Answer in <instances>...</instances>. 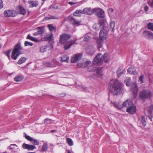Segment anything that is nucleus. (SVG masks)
I'll use <instances>...</instances> for the list:
<instances>
[{"label":"nucleus","instance_id":"2eb2a0df","mask_svg":"<svg viewBox=\"0 0 153 153\" xmlns=\"http://www.w3.org/2000/svg\"><path fill=\"white\" fill-rule=\"evenodd\" d=\"M22 147L24 149H27L29 150H33L36 148V147L34 145H29L24 143L23 144Z\"/></svg>","mask_w":153,"mask_h":153},{"label":"nucleus","instance_id":"dca6fc26","mask_svg":"<svg viewBox=\"0 0 153 153\" xmlns=\"http://www.w3.org/2000/svg\"><path fill=\"white\" fill-rule=\"evenodd\" d=\"M16 10L17 11V14L18 13L19 14L25 15L26 13V10L23 7L20 5L17 7Z\"/></svg>","mask_w":153,"mask_h":153},{"label":"nucleus","instance_id":"0e129e2a","mask_svg":"<svg viewBox=\"0 0 153 153\" xmlns=\"http://www.w3.org/2000/svg\"><path fill=\"white\" fill-rule=\"evenodd\" d=\"M55 18H53V17H48V19H53Z\"/></svg>","mask_w":153,"mask_h":153},{"label":"nucleus","instance_id":"c756f323","mask_svg":"<svg viewBox=\"0 0 153 153\" xmlns=\"http://www.w3.org/2000/svg\"><path fill=\"white\" fill-rule=\"evenodd\" d=\"M26 58L25 57H21L17 62V63L19 65L23 63L26 61Z\"/></svg>","mask_w":153,"mask_h":153},{"label":"nucleus","instance_id":"6e6d98bb","mask_svg":"<svg viewBox=\"0 0 153 153\" xmlns=\"http://www.w3.org/2000/svg\"><path fill=\"white\" fill-rule=\"evenodd\" d=\"M51 8L53 9H57L58 8V7L56 6H51L50 7Z\"/></svg>","mask_w":153,"mask_h":153},{"label":"nucleus","instance_id":"f704fd0d","mask_svg":"<svg viewBox=\"0 0 153 153\" xmlns=\"http://www.w3.org/2000/svg\"><path fill=\"white\" fill-rule=\"evenodd\" d=\"M47 48V46L45 45H42L40 48V51L41 52L44 53L46 51V49Z\"/></svg>","mask_w":153,"mask_h":153},{"label":"nucleus","instance_id":"5701e85b","mask_svg":"<svg viewBox=\"0 0 153 153\" xmlns=\"http://www.w3.org/2000/svg\"><path fill=\"white\" fill-rule=\"evenodd\" d=\"M47 27L48 28L50 31L51 32H55L56 31V27L53 26L51 24L48 25L47 26Z\"/></svg>","mask_w":153,"mask_h":153},{"label":"nucleus","instance_id":"6ab92c4d","mask_svg":"<svg viewBox=\"0 0 153 153\" xmlns=\"http://www.w3.org/2000/svg\"><path fill=\"white\" fill-rule=\"evenodd\" d=\"M128 72L130 74L132 75L136 74L137 73L134 67H131L127 70Z\"/></svg>","mask_w":153,"mask_h":153},{"label":"nucleus","instance_id":"4c0bfd02","mask_svg":"<svg viewBox=\"0 0 153 153\" xmlns=\"http://www.w3.org/2000/svg\"><path fill=\"white\" fill-rule=\"evenodd\" d=\"M141 117L142 119L141 121V122L142 123L143 126H145L146 125L145 118V117L143 116H142Z\"/></svg>","mask_w":153,"mask_h":153},{"label":"nucleus","instance_id":"473e14b6","mask_svg":"<svg viewBox=\"0 0 153 153\" xmlns=\"http://www.w3.org/2000/svg\"><path fill=\"white\" fill-rule=\"evenodd\" d=\"M96 68H95L93 65H91L89 67L88 69V70L89 72H93L94 71Z\"/></svg>","mask_w":153,"mask_h":153},{"label":"nucleus","instance_id":"f3484780","mask_svg":"<svg viewBox=\"0 0 153 153\" xmlns=\"http://www.w3.org/2000/svg\"><path fill=\"white\" fill-rule=\"evenodd\" d=\"M53 63H55V64H52L49 62H48L46 63V66L48 67H56V66L58 65L59 64V62L56 61V59H53Z\"/></svg>","mask_w":153,"mask_h":153},{"label":"nucleus","instance_id":"72a5a7b5","mask_svg":"<svg viewBox=\"0 0 153 153\" xmlns=\"http://www.w3.org/2000/svg\"><path fill=\"white\" fill-rule=\"evenodd\" d=\"M91 63V61H87L85 62H83L82 63V67H85L87 66L88 65L90 64Z\"/></svg>","mask_w":153,"mask_h":153},{"label":"nucleus","instance_id":"9b49d317","mask_svg":"<svg viewBox=\"0 0 153 153\" xmlns=\"http://www.w3.org/2000/svg\"><path fill=\"white\" fill-rule=\"evenodd\" d=\"M82 55L80 53H77L74 55L71 59V62H76L82 58Z\"/></svg>","mask_w":153,"mask_h":153},{"label":"nucleus","instance_id":"2f4dec72","mask_svg":"<svg viewBox=\"0 0 153 153\" xmlns=\"http://www.w3.org/2000/svg\"><path fill=\"white\" fill-rule=\"evenodd\" d=\"M147 27L149 30L153 31V23L149 22L147 25Z\"/></svg>","mask_w":153,"mask_h":153},{"label":"nucleus","instance_id":"aec40b11","mask_svg":"<svg viewBox=\"0 0 153 153\" xmlns=\"http://www.w3.org/2000/svg\"><path fill=\"white\" fill-rule=\"evenodd\" d=\"M28 3L30 5L29 7H36L38 5V3L37 1H28Z\"/></svg>","mask_w":153,"mask_h":153},{"label":"nucleus","instance_id":"58836bf2","mask_svg":"<svg viewBox=\"0 0 153 153\" xmlns=\"http://www.w3.org/2000/svg\"><path fill=\"white\" fill-rule=\"evenodd\" d=\"M130 79L129 78L127 77L124 81V82L126 83V86H128L130 84Z\"/></svg>","mask_w":153,"mask_h":153},{"label":"nucleus","instance_id":"e433bc0d","mask_svg":"<svg viewBox=\"0 0 153 153\" xmlns=\"http://www.w3.org/2000/svg\"><path fill=\"white\" fill-rule=\"evenodd\" d=\"M48 149L47 144L44 143L42 146V151L43 152L46 151Z\"/></svg>","mask_w":153,"mask_h":153},{"label":"nucleus","instance_id":"ea45409f","mask_svg":"<svg viewBox=\"0 0 153 153\" xmlns=\"http://www.w3.org/2000/svg\"><path fill=\"white\" fill-rule=\"evenodd\" d=\"M24 45L25 46H32L33 45V43L32 42H30L27 41H25V42Z\"/></svg>","mask_w":153,"mask_h":153},{"label":"nucleus","instance_id":"3c124183","mask_svg":"<svg viewBox=\"0 0 153 153\" xmlns=\"http://www.w3.org/2000/svg\"><path fill=\"white\" fill-rule=\"evenodd\" d=\"M148 4L150 7L153 8V0H152L151 2L148 3Z\"/></svg>","mask_w":153,"mask_h":153},{"label":"nucleus","instance_id":"052dcab7","mask_svg":"<svg viewBox=\"0 0 153 153\" xmlns=\"http://www.w3.org/2000/svg\"><path fill=\"white\" fill-rule=\"evenodd\" d=\"M33 35L34 36H37L38 35V32H36L33 33Z\"/></svg>","mask_w":153,"mask_h":153},{"label":"nucleus","instance_id":"774afa93","mask_svg":"<svg viewBox=\"0 0 153 153\" xmlns=\"http://www.w3.org/2000/svg\"><path fill=\"white\" fill-rule=\"evenodd\" d=\"M152 62H153V59H152Z\"/></svg>","mask_w":153,"mask_h":153},{"label":"nucleus","instance_id":"603ef678","mask_svg":"<svg viewBox=\"0 0 153 153\" xmlns=\"http://www.w3.org/2000/svg\"><path fill=\"white\" fill-rule=\"evenodd\" d=\"M149 8V7L148 6H145L144 8V10L146 12L148 10Z\"/></svg>","mask_w":153,"mask_h":153},{"label":"nucleus","instance_id":"69168bd1","mask_svg":"<svg viewBox=\"0 0 153 153\" xmlns=\"http://www.w3.org/2000/svg\"><path fill=\"white\" fill-rule=\"evenodd\" d=\"M152 116L151 118H150V120H152Z\"/></svg>","mask_w":153,"mask_h":153},{"label":"nucleus","instance_id":"cd10ccee","mask_svg":"<svg viewBox=\"0 0 153 153\" xmlns=\"http://www.w3.org/2000/svg\"><path fill=\"white\" fill-rule=\"evenodd\" d=\"M71 22L73 25H80V22L79 21H77L74 18H72L71 20Z\"/></svg>","mask_w":153,"mask_h":153},{"label":"nucleus","instance_id":"f8f14e48","mask_svg":"<svg viewBox=\"0 0 153 153\" xmlns=\"http://www.w3.org/2000/svg\"><path fill=\"white\" fill-rule=\"evenodd\" d=\"M136 111V107L133 103L127 108L126 112L130 114H133Z\"/></svg>","mask_w":153,"mask_h":153},{"label":"nucleus","instance_id":"a211bd4d","mask_svg":"<svg viewBox=\"0 0 153 153\" xmlns=\"http://www.w3.org/2000/svg\"><path fill=\"white\" fill-rule=\"evenodd\" d=\"M86 52L88 54L92 55L94 52V48L92 46H89L87 48Z\"/></svg>","mask_w":153,"mask_h":153},{"label":"nucleus","instance_id":"f257e3e1","mask_svg":"<svg viewBox=\"0 0 153 153\" xmlns=\"http://www.w3.org/2000/svg\"><path fill=\"white\" fill-rule=\"evenodd\" d=\"M71 38V35L65 33H63L59 36V42L61 44H64V48L65 50L69 49L76 43V40H73L68 41Z\"/></svg>","mask_w":153,"mask_h":153},{"label":"nucleus","instance_id":"423d86ee","mask_svg":"<svg viewBox=\"0 0 153 153\" xmlns=\"http://www.w3.org/2000/svg\"><path fill=\"white\" fill-rule=\"evenodd\" d=\"M151 97V92L149 90L147 89L143 90L140 93V97L143 100L149 99Z\"/></svg>","mask_w":153,"mask_h":153},{"label":"nucleus","instance_id":"20e7f679","mask_svg":"<svg viewBox=\"0 0 153 153\" xmlns=\"http://www.w3.org/2000/svg\"><path fill=\"white\" fill-rule=\"evenodd\" d=\"M22 48L20 43L17 44L14 48L12 53L11 57L14 60H16L19 56L22 53Z\"/></svg>","mask_w":153,"mask_h":153},{"label":"nucleus","instance_id":"c03bdc74","mask_svg":"<svg viewBox=\"0 0 153 153\" xmlns=\"http://www.w3.org/2000/svg\"><path fill=\"white\" fill-rule=\"evenodd\" d=\"M25 137L27 140L31 142L33 138L30 137V136L27 135L25 133Z\"/></svg>","mask_w":153,"mask_h":153},{"label":"nucleus","instance_id":"39448f33","mask_svg":"<svg viewBox=\"0 0 153 153\" xmlns=\"http://www.w3.org/2000/svg\"><path fill=\"white\" fill-rule=\"evenodd\" d=\"M108 28L106 26L102 27L100 33L99 37L101 40L105 39L108 35Z\"/></svg>","mask_w":153,"mask_h":153},{"label":"nucleus","instance_id":"680f3d73","mask_svg":"<svg viewBox=\"0 0 153 153\" xmlns=\"http://www.w3.org/2000/svg\"><path fill=\"white\" fill-rule=\"evenodd\" d=\"M56 131V130H52L51 131V133H53V132H54L55 131Z\"/></svg>","mask_w":153,"mask_h":153},{"label":"nucleus","instance_id":"6e6552de","mask_svg":"<svg viewBox=\"0 0 153 153\" xmlns=\"http://www.w3.org/2000/svg\"><path fill=\"white\" fill-rule=\"evenodd\" d=\"M17 15V11L14 10H5L4 15L6 17H15Z\"/></svg>","mask_w":153,"mask_h":153},{"label":"nucleus","instance_id":"13d9d810","mask_svg":"<svg viewBox=\"0 0 153 153\" xmlns=\"http://www.w3.org/2000/svg\"><path fill=\"white\" fill-rule=\"evenodd\" d=\"M76 3H73V2H68V4L71 5H73L74 4H75Z\"/></svg>","mask_w":153,"mask_h":153},{"label":"nucleus","instance_id":"49530a36","mask_svg":"<svg viewBox=\"0 0 153 153\" xmlns=\"http://www.w3.org/2000/svg\"><path fill=\"white\" fill-rule=\"evenodd\" d=\"M144 78L143 75H141L139 78V81L140 82V83H143V79Z\"/></svg>","mask_w":153,"mask_h":153},{"label":"nucleus","instance_id":"79ce46f5","mask_svg":"<svg viewBox=\"0 0 153 153\" xmlns=\"http://www.w3.org/2000/svg\"><path fill=\"white\" fill-rule=\"evenodd\" d=\"M153 110V105H151L148 108V112L151 115L152 114V113Z\"/></svg>","mask_w":153,"mask_h":153},{"label":"nucleus","instance_id":"4d7b16f0","mask_svg":"<svg viewBox=\"0 0 153 153\" xmlns=\"http://www.w3.org/2000/svg\"><path fill=\"white\" fill-rule=\"evenodd\" d=\"M59 95H60V97H64L65 96L66 94L65 93H62V94H60Z\"/></svg>","mask_w":153,"mask_h":153},{"label":"nucleus","instance_id":"0eeeda50","mask_svg":"<svg viewBox=\"0 0 153 153\" xmlns=\"http://www.w3.org/2000/svg\"><path fill=\"white\" fill-rule=\"evenodd\" d=\"M94 13L99 18H103L105 17L104 12L101 8H95Z\"/></svg>","mask_w":153,"mask_h":153},{"label":"nucleus","instance_id":"b1692460","mask_svg":"<svg viewBox=\"0 0 153 153\" xmlns=\"http://www.w3.org/2000/svg\"><path fill=\"white\" fill-rule=\"evenodd\" d=\"M24 79V77L21 76L16 75L14 78V80L16 82H19L22 81Z\"/></svg>","mask_w":153,"mask_h":153},{"label":"nucleus","instance_id":"c85d7f7f","mask_svg":"<svg viewBox=\"0 0 153 153\" xmlns=\"http://www.w3.org/2000/svg\"><path fill=\"white\" fill-rule=\"evenodd\" d=\"M96 72L97 75L99 76H101L102 75V71L100 68H96Z\"/></svg>","mask_w":153,"mask_h":153},{"label":"nucleus","instance_id":"c9c22d12","mask_svg":"<svg viewBox=\"0 0 153 153\" xmlns=\"http://www.w3.org/2000/svg\"><path fill=\"white\" fill-rule=\"evenodd\" d=\"M31 142H32V143L34 145H38L39 144V140H37L36 139L33 138Z\"/></svg>","mask_w":153,"mask_h":153},{"label":"nucleus","instance_id":"a18cd8bd","mask_svg":"<svg viewBox=\"0 0 153 153\" xmlns=\"http://www.w3.org/2000/svg\"><path fill=\"white\" fill-rule=\"evenodd\" d=\"M90 39L89 36L88 35H85L84 37V41H87Z\"/></svg>","mask_w":153,"mask_h":153},{"label":"nucleus","instance_id":"412c9836","mask_svg":"<svg viewBox=\"0 0 153 153\" xmlns=\"http://www.w3.org/2000/svg\"><path fill=\"white\" fill-rule=\"evenodd\" d=\"M83 10H77L74 12L73 15L76 16H80L82 14H83Z\"/></svg>","mask_w":153,"mask_h":153},{"label":"nucleus","instance_id":"393cba45","mask_svg":"<svg viewBox=\"0 0 153 153\" xmlns=\"http://www.w3.org/2000/svg\"><path fill=\"white\" fill-rule=\"evenodd\" d=\"M133 104L132 102L128 101V100L126 101L123 104V107H128L130 105Z\"/></svg>","mask_w":153,"mask_h":153},{"label":"nucleus","instance_id":"1a4fd4ad","mask_svg":"<svg viewBox=\"0 0 153 153\" xmlns=\"http://www.w3.org/2000/svg\"><path fill=\"white\" fill-rule=\"evenodd\" d=\"M105 21L104 20L100 19L98 23H95L93 25V27L96 30H99L101 26L103 27L104 26H105Z\"/></svg>","mask_w":153,"mask_h":153},{"label":"nucleus","instance_id":"7c9ffc66","mask_svg":"<svg viewBox=\"0 0 153 153\" xmlns=\"http://www.w3.org/2000/svg\"><path fill=\"white\" fill-rule=\"evenodd\" d=\"M66 141L69 146H72L73 145V142L72 139L69 138H66Z\"/></svg>","mask_w":153,"mask_h":153},{"label":"nucleus","instance_id":"e2e57ef3","mask_svg":"<svg viewBox=\"0 0 153 153\" xmlns=\"http://www.w3.org/2000/svg\"><path fill=\"white\" fill-rule=\"evenodd\" d=\"M65 153H71V152L69 150H67L66 152Z\"/></svg>","mask_w":153,"mask_h":153},{"label":"nucleus","instance_id":"bb28decb","mask_svg":"<svg viewBox=\"0 0 153 153\" xmlns=\"http://www.w3.org/2000/svg\"><path fill=\"white\" fill-rule=\"evenodd\" d=\"M27 39H30L33 41L35 42H38L39 40L38 39L34 38L32 37L30 35H28L27 37Z\"/></svg>","mask_w":153,"mask_h":153},{"label":"nucleus","instance_id":"338daca9","mask_svg":"<svg viewBox=\"0 0 153 153\" xmlns=\"http://www.w3.org/2000/svg\"><path fill=\"white\" fill-rule=\"evenodd\" d=\"M35 153V152H29V153Z\"/></svg>","mask_w":153,"mask_h":153},{"label":"nucleus","instance_id":"f03ea898","mask_svg":"<svg viewBox=\"0 0 153 153\" xmlns=\"http://www.w3.org/2000/svg\"><path fill=\"white\" fill-rule=\"evenodd\" d=\"M109 86L112 88L113 94L117 95L121 94L123 92L122 85L116 79H112L110 81Z\"/></svg>","mask_w":153,"mask_h":153},{"label":"nucleus","instance_id":"37998d69","mask_svg":"<svg viewBox=\"0 0 153 153\" xmlns=\"http://www.w3.org/2000/svg\"><path fill=\"white\" fill-rule=\"evenodd\" d=\"M11 50V49L9 50L8 51H6L4 52L5 54L7 56L9 59H10V54Z\"/></svg>","mask_w":153,"mask_h":153},{"label":"nucleus","instance_id":"4468645a","mask_svg":"<svg viewBox=\"0 0 153 153\" xmlns=\"http://www.w3.org/2000/svg\"><path fill=\"white\" fill-rule=\"evenodd\" d=\"M131 90L133 92V94L135 96H136L137 94L138 88L137 84L135 83L132 84L131 88Z\"/></svg>","mask_w":153,"mask_h":153},{"label":"nucleus","instance_id":"ddd939ff","mask_svg":"<svg viewBox=\"0 0 153 153\" xmlns=\"http://www.w3.org/2000/svg\"><path fill=\"white\" fill-rule=\"evenodd\" d=\"M94 8L92 9L91 8L86 7L83 10V14L88 15H91L93 14L94 13Z\"/></svg>","mask_w":153,"mask_h":153},{"label":"nucleus","instance_id":"9d476101","mask_svg":"<svg viewBox=\"0 0 153 153\" xmlns=\"http://www.w3.org/2000/svg\"><path fill=\"white\" fill-rule=\"evenodd\" d=\"M143 37L149 40H152L153 39V33L147 30L143 31L142 33Z\"/></svg>","mask_w":153,"mask_h":153},{"label":"nucleus","instance_id":"8fccbe9b","mask_svg":"<svg viewBox=\"0 0 153 153\" xmlns=\"http://www.w3.org/2000/svg\"><path fill=\"white\" fill-rule=\"evenodd\" d=\"M3 2L2 0H0V9L3 7Z\"/></svg>","mask_w":153,"mask_h":153},{"label":"nucleus","instance_id":"09e8293b","mask_svg":"<svg viewBox=\"0 0 153 153\" xmlns=\"http://www.w3.org/2000/svg\"><path fill=\"white\" fill-rule=\"evenodd\" d=\"M114 12V10L111 8H109L108 9V12L109 13H112Z\"/></svg>","mask_w":153,"mask_h":153},{"label":"nucleus","instance_id":"5fc2aeb1","mask_svg":"<svg viewBox=\"0 0 153 153\" xmlns=\"http://www.w3.org/2000/svg\"><path fill=\"white\" fill-rule=\"evenodd\" d=\"M38 33V34H41L43 33V31L42 30H39L37 31Z\"/></svg>","mask_w":153,"mask_h":153},{"label":"nucleus","instance_id":"bf43d9fd","mask_svg":"<svg viewBox=\"0 0 153 153\" xmlns=\"http://www.w3.org/2000/svg\"><path fill=\"white\" fill-rule=\"evenodd\" d=\"M51 121V120L50 119H49L47 118V119H45V122H47V121Z\"/></svg>","mask_w":153,"mask_h":153},{"label":"nucleus","instance_id":"de8ad7c7","mask_svg":"<svg viewBox=\"0 0 153 153\" xmlns=\"http://www.w3.org/2000/svg\"><path fill=\"white\" fill-rule=\"evenodd\" d=\"M114 105L115 106V107L118 108L120 109V108L119 107V105L118 103H116V102H114Z\"/></svg>","mask_w":153,"mask_h":153},{"label":"nucleus","instance_id":"864d4df0","mask_svg":"<svg viewBox=\"0 0 153 153\" xmlns=\"http://www.w3.org/2000/svg\"><path fill=\"white\" fill-rule=\"evenodd\" d=\"M102 41H101L100 43H98L97 45V47L98 48H101L102 47Z\"/></svg>","mask_w":153,"mask_h":153},{"label":"nucleus","instance_id":"a19ab883","mask_svg":"<svg viewBox=\"0 0 153 153\" xmlns=\"http://www.w3.org/2000/svg\"><path fill=\"white\" fill-rule=\"evenodd\" d=\"M115 23L114 21L111 22L110 24L111 28L113 31L114 32V27L115 26Z\"/></svg>","mask_w":153,"mask_h":153},{"label":"nucleus","instance_id":"a878e982","mask_svg":"<svg viewBox=\"0 0 153 153\" xmlns=\"http://www.w3.org/2000/svg\"><path fill=\"white\" fill-rule=\"evenodd\" d=\"M61 62H66L67 63L68 62V60L69 59V57L67 55H65L63 56L62 57H61Z\"/></svg>","mask_w":153,"mask_h":153},{"label":"nucleus","instance_id":"7ed1b4c3","mask_svg":"<svg viewBox=\"0 0 153 153\" xmlns=\"http://www.w3.org/2000/svg\"><path fill=\"white\" fill-rule=\"evenodd\" d=\"M108 53H105L103 55L101 53H99L96 55L94 59V63L95 65H100L103 63V60L105 62H107L109 60L107 58Z\"/></svg>","mask_w":153,"mask_h":153},{"label":"nucleus","instance_id":"4be33fe9","mask_svg":"<svg viewBox=\"0 0 153 153\" xmlns=\"http://www.w3.org/2000/svg\"><path fill=\"white\" fill-rule=\"evenodd\" d=\"M44 39L48 40H53V35L52 33L48 34L45 35Z\"/></svg>","mask_w":153,"mask_h":153}]
</instances>
